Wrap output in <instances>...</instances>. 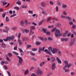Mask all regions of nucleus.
I'll return each mask as SVG.
<instances>
[{
  "mask_svg": "<svg viewBox=\"0 0 76 76\" xmlns=\"http://www.w3.org/2000/svg\"><path fill=\"white\" fill-rule=\"evenodd\" d=\"M21 35V34H20V33H19L18 35V42L19 43V45H22V41L20 40Z\"/></svg>",
  "mask_w": 76,
  "mask_h": 76,
  "instance_id": "obj_1",
  "label": "nucleus"
},
{
  "mask_svg": "<svg viewBox=\"0 0 76 76\" xmlns=\"http://www.w3.org/2000/svg\"><path fill=\"white\" fill-rule=\"evenodd\" d=\"M55 35L56 37H58L60 35V31L59 30L57 29L55 32Z\"/></svg>",
  "mask_w": 76,
  "mask_h": 76,
  "instance_id": "obj_2",
  "label": "nucleus"
},
{
  "mask_svg": "<svg viewBox=\"0 0 76 76\" xmlns=\"http://www.w3.org/2000/svg\"><path fill=\"white\" fill-rule=\"evenodd\" d=\"M17 57L19 59V64H18V65H19V64H21V63H22V57H20L18 56H17Z\"/></svg>",
  "mask_w": 76,
  "mask_h": 76,
  "instance_id": "obj_3",
  "label": "nucleus"
},
{
  "mask_svg": "<svg viewBox=\"0 0 76 76\" xmlns=\"http://www.w3.org/2000/svg\"><path fill=\"white\" fill-rule=\"evenodd\" d=\"M64 64L66 65V66H67V67H70V66L72 65V64H68V62L66 61H64Z\"/></svg>",
  "mask_w": 76,
  "mask_h": 76,
  "instance_id": "obj_4",
  "label": "nucleus"
},
{
  "mask_svg": "<svg viewBox=\"0 0 76 76\" xmlns=\"http://www.w3.org/2000/svg\"><path fill=\"white\" fill-rule=\"evenodd\" d=\"M42 74V72H41V71L40 70V69H39V70H37V74L38 76H40V75H41Z\"/></svg>",
  "mask_w": 76,
  "mask_h": 76,
  "instance_id": "obj_5",
  "label": "nucleus"
},
{
  "mask_svg": "<svg viewBox=\"0 0 76 76\" xmlns=\"http://www.w3.org/2000/svg\"><path fill=\"white\" fill-rule=\"evenodd\" d=\"M14 36H12V37H8V40H9V41H10V40H13L14 38Z\"/></svg>",
  "mask_w": 76,
  "mask_h": 76,
  "instance_id": "obj_6",
  "label": "nucleus"
},
{
  "mask_svg": "<svg viewBox=\"0 0 76 76\" xmlns=\"http://www.w3.org/2000/svg\"><path fill=\"white\" fill-rule=\"evenodd\" d=\"M57 52V49H54L52 51V53L53 54H55Z\"/></svg>",
  "mask_w": 76,
  "mask_h": 76,
  "instance_id": "obj_7",
  "label": "nucleus"
},
{
  "mask_svg": "<svg viewBox=\"0 0 76 76\" xmlns=\"http://www.w3.org/2000/svg\"><path fill=\"white\" fill-rule=\"evenodd\" d=\"M56 59L58 63L59 64H61V60H60V59L58 58L57 57Z\"/></svg>",
  "mask_w": 76,
  "mask_h": 76,
  "instance_id": "obj_8",
  "label": "nucleus"
},
{
  "mask_svg": "<svg viewBox=\"0 0 76 76\" xmlns=\"http://www.w3.org/2000/svg\"><path fill=\"white\" fill-rule=\"evenodd\" d=\"M67 67L66 66H65L63 68V70H65L66 72H69V69H67Z\"/></svg>",
  "mask_w": 76,
  "mask_h": 76,
  "instance_id": "obj_9",
  "label": "nucleus"
},
{
  "mask_svg": "<svg viewBox=\"0 0 76 76\" xmlns=\"http://www.w3.org/2000/svg\"><path fill=\"white\" fill-rule=\"evenodd\" d=\"M56 68V64L54 63L53 64L52 66V70H54Z\"/></svg>",
  "mask_w": 76,
  "mask_h": 76,
  "instance_id": "obj_10",
  "label": "nucleus"
},
{
  "mask_svg": "<svg viewBox=\"0 0 76 76\" xmlns=\"http://www.w3.org/2000/svg\"><path fill=\"white\" fill-rule=\"evenodd\" d=\"M30 28L31 29L30 30L31 32H32V29H35V27L34 26H31L30 27Z\"/></svg>",
  "mask_w": 76,
  "mask_h": 76,
  "instance_id": "obj_11",
  "label": "nucleus"
},
{
  "mask_svg": "<svg viewBox=\"0 0 76 76\" xmlns=\"http://www.w3.org/2000/svg\"><path fill=\"white\" fill-rule=\"evenodd\" d=\"M67 40H68V39L65 38H62L61 39V41H67Z\"/></svg>",
  "mask_w": 76,
  "mask_h": 76,
  "instance_id": "obj_12",
  "label": "nucleus"
},
{
  "mask_svg": "<svg viewBox=\"0 0 76 76\" xmlns=\"http://www.w3.org/2000/svg\"><path fill=\"white\" fill-rule=\"evenodd\" d=\"M1 46L2 48H5L6 47V44L4 43H3L1 44Z\"/></svg>",
  "mask_w": 76,
  "mask_h": 76,
  "instance_id": "obj_13",
  "label": "nucleus"
},
{
  "mask_svg": "<svg viewBox=\"0 0 76 76\" xmlns=\"http://www.w3.org/2000/svg\"><path fill=\"white\" fill-rule=\"evenodd\" d=\"M67 33H68V31H66L63 34V36L64 37H66V35H67Z\"/></svg>",
  "mask_w": 76,
  "mask_h": 76,
  "instance_id": "obj_14",
  "label": "nucleus"
},
{
  "mask_svg": "<svg viewBox=\"0 0 76 76\" xmlns=\"http://www.w3.org/2000/svg\"><path fill=\"white\" fill-rule=\"evenodd\" d=\"M28 39H28V38H26V37H25V38H24L23 39V41H27V40H28Z\"/></svg>",
  "mask_w": 76,
  "mask_h": 76,
  "instance_id": "obj_15",
  "label": "nucleus"
},
{
  "mask_svg": "<svg viewBox=\"0 0 76 76\" xmlns=\"http://www.w3.org/2000/svg\"><path fill=\"white\" fill-rule=\"evenodd\" d=\"M23 32H26V33L27 32H29V31L26 29H25L24 30H23Z\"/></svg>",
  "mask_w": 76,
  "mask_h": 76,
  "instance_id": "obj_16",
  "label": "nucleus"
},
{
  "mask_svg": "<svg viewBox=\"0 0 76 76\" xmlns=\"http://www.w3.org/2000/svg\"><path fill=\"white\" fill-rule=\"evenodd\" d=\"M44 21V20L41 21L39 23V25H41V24H42V23H43Z\"/></svg>",
  "mask_w": 76,
  "mask_h": 76,
  "instance_id": "obj_17",
  "label": "nucleus"
},
{
  "mask_svg": "<svg viewBox=\"0 0 76 76\" xmlns=\"http://www.w3.org/2000/svg\"><path fill=\"white\" fill-rule=\"evenodd\" d=\"M51 60L52 61H55V58L54 57H52L51 58Z\"/></svg>",
  "mask_w": 76,
  "mask_h": 76,
  "instance_id": "obj_18",
  "label": "nucleus"
},
{
  "mask_svg": "<svg viewBox=\"0 0 76 76\" xmlns=\"http://www.w3.org/2000/svg\"><path fill=\"white\" fill-rule=\"evenodd\" d=\"M66 7H67V5H66L63 4L62 5V8L63 9H64L65 8H66Z\"/></svg>",
  "mask_w": 76,
  "mask_h": 76,
  "instance_id": "obj_19",
  "label": "nucleus"
},
{
  "mask_svg": "<svg viewBox=\"0 0 76 76\" xmlns=\"http://www.w3.org/2000/svg\"><path fill=\"white\" fill-rule=\"evenodd\" d=\"M41 5L43 6H45L46 4H45V3L43 2L41 3Z\"/></svg>",
  "mask_w": 76,
  "mask_h": 76,
  "instance_id": "obj_20",
  "label": "nucleus"
},
{
  "mask_svg": "<svg viewBox=\"0 0 76 76\" xmlns=\"http://www.w3.org/2000/svg\"><path fill=\"white\" fill-rule=\"evenodd\" d=\"M42 31L44 32V33H46L47 31V29L45 28H43L42 29Z\"/></svg>",
  "mask_w": 76,
  "mask_h": 76,
  "instance_id": "obj_21",
  "label": "nucleus"
},
{
  "mask_svg": "<svg viewBox=\"0 0 76 76\" xmlns=\"http://www.w3.org/2000/svg\"><path fill=\"white\" fill-rule=\"evenodd\" d=\"M39 53H41V51H42V48H39Z\"/></svg>",
  "mask_w": 76,
  "mask_h": 76,
  "instance_id": "obj_22",
  "label": "nucleus"
},
{
  "mask_svg": "<svg viewBox=\"0 0 76 76\" xmlns=\"http://www.w3.org/2000/svg\"><path fill=\"white\" fill-rule=\"evenodd\" d=\"M8 55L10 57H11L12 56V54L10 53H8Z\"/></svg>",
  "mask_w": 76,
  "mask_h": 76,
  "instance_id": "obj_23",
  "label": "nucleus"
},
{
  "mask_svg": "<svg viewBox=\"0 0 76 76\" xmlns=\"http://www.w3.org/2000/svg\"><path fill=\"white\" fill-rule=\"evenodd\" d=\"M16 14H13L11 15V16H10V17L12 18V17H14V16H16Z\"/></svg>",
  "mask_w": 76,
  "mask_h": 76,
  "instance_id": "obj_24",
  "label": "nucleus"
},
{
  "mask_svg": "<svg viewBox=\"0 0 76 76\" xmlns=\"http://www.w3.org/2000/svg\"><path fill=\"white\" fill-rule=\"evenodd\" d=\"M6 22H8V21H9V18L7 17V16L6 17Z\"/></svg>",
  "mask_w": 76,
  "mask_h": 76,
  "instance_id": "obj_25",
  "label": "nucleus"
},
{
  "mask_svg": "<svg viewBox=\"0 0 76 76\" xmlns=\"http://www.w3.org/2000/svg\"><path fill=\"white\" fill-rule=\"evenodd\" d=\"M5 61H2L1 62V64L2 65H3L4 64V63H5Z\"/></svg>",
  "mask_w": 76,
  "mask_h": 76,
  "instance_id": "obj_26",
  "label": "nucleus"
},
{
  "mask_svg": "<svg viewBox=\"0 0 76 76\" xmlns=\"http://www.w3.org/2000/svg\"><path fill=\"white\" fill-rule=\"evenodd\" d=\"M74 41H73V40H72L71 42V43H70V45H73V44H74Z\"/></svg>",
  "mask_w": 76,
  "mask_h": 76,
  "instance_id": "obj_27",
  "label": "nucleus"
},
{
  "mask_svg": "<svg viewBox=\"0 0 76 76\" xmlns=\"http://www.w3.org/2000/svg\"><path fill=\"white\" fill-rule=\"evenodd\" d=\"M39 39H41L42 41H43L44 40V38L42 37H39Z\"/></svg>",
  "mask_w": 76,
  "mask_h": 76,
  "instance_id": "obj_28",
  "label": "nucleus"
},
{
  "mask_svg": "<svg viewBox=\"0 0 76 76\" xmlns=\"http://www.w3.org/2000/svg\"><path fill=\"white\" fill-rule=\"evenodd\" d=\"M30 53L31 55L32 56H35V53H34L32 52L31 51L30 52Z\"/></svg>",
  "mask_w": 76,
  "mask_h": 76,
  "instance_id": "obj_29",
  "label": "nucleus"
},
{
  "mask_svg": "<svg viewBox=\"0 0 76 76\" xmlns=\"http://www.w3.org/2000/svg\"><path fill=\"white\" fill-rule=\"evenodd\" d=\"M54 27V26L52 25V26H48V28H53Z\"/></svg>",
  "mask_w": 76,
  "mask_h": 76,
  "instance_id": "obj_30",
  "label": "nucleus"
},
{
  "mask_svg": "<svg viewBox=\"0 0 76 76\" xmlns=\"http://www.w3.org/2000/svg\"><path fill=\"white\" fill-rule=\"evenodd\" d=\"M36 44H37V45H40V44H41V42H36Z\"/></svg>",
  "mask_w": 76,
  "mask_h": 76,
  "instance_id": "obj_31",
  "label": "nucleus"
},
{
  "mask_svg": "<svg viewBox=\"0 0 76 76\" xmlns=\"http://www.w3.org/2000/svg\"><path fill=\"white\" fill-rule=\"evenodd\" d=\"M31 45H27V49L29 48H31Z\"/></svg>",
  "mask_w": 76,
  "mask_h": 76,
  "instance_id": "obj_32",
  "label": "nucleus"
},
{
  "mask_svg": "<svg viewBox=\"0 0 76 76\" xmlns=\"http://www.w3.org/2000/svg\"><path fill=\"white\" fill-rule=\"evenodd\" d=\"M7 60L8 61H10V58L8 57H7Z\"/></svg>",
  "mask_w": 76,
  "mask_h": 76,
  "instance_id": "obj_33",
  "label": "nucleus"
},
{
  "mask_svg": "<svg viewBox=\"0 0 76 76\" xmlns=\"http://www.w3.org/2000/svg\"><path fill=\"white\" fill-rule=\"evenodd\" d=\"M48 39L49 41H52L53 40V39L51 37H49L48 38Z\"/></svg>",
  "mask_w": 76,
  "mask_h": 76,
  "instance_id": "obj_34",
  "label": "nucleus"
},
{
  "mask_svg": "<svg viewBox=\"0 0 76 76\" xmlns=\"http://www.w3.org/2000/svg\"><path fill=\"white\" fill-rule=\"evenodd\" d=\"M4 41H8V38L7 37L6 39H3Z\"/></svg>",
  "mask_w": 76,
  "mask_h": 76,
  "instance_id": "obj_35",
  "label": "nucleus"
},
{
  "mask_svg": "<svg viewBox=\"0 0 76 76\" xmlns=\"http://www.w3.org/2000/svg\"><path fill=\"white\" fill-rule=\"evenodd\" d=\"M72 28L73 29H75L76 28V26L74 24H72Z\"/></svg>",
  "mask_w": 76,
  "mask_h": 76,
  "instance_id": "obj_36",
  "label": "nucleus"
},
{
  "mask_svg": "<svg viewBox=\"0 0 76 76\" xmlns=\"http://www.w3.org/2000/svg\"><path fill=\"white\" fill-rule=\"evenodd\" d=\"M29 72V71L28 70H27L25 72V75H26L28 73V72Z\"/></svg>",
  "mask_w": 76,
  "mask_h": 76,
  "instance_id": "obj_37",
  "label": "nucleus"
},
{
  "mask_svg": "<svg viewBox=\"0 0 76 76\" xmlns=\"http://www.w3.org/2000/svg\"><path fill=\"white\" fill-rule=\"evenodd\" d=\"M5 28L7 31H9V27L7 26H5Z\"/></svg>",
  "mask_w": 76,
  "mask_h": 76,
  "instance_id": "obj_38",
  "label": "nucleus"
},
{
  "mask_svg": "<svg viewBox=\"0 0 76 76\" xmlns=\"http://www.w3.org/2000/svg\"><path fill=\"white\" fill-rule=\"evenodd\" d=\"M51 17L49 18L48 19L47 22H49L50 21V20H51Z\"/></svg>",
  "mask_w": 76,
  "mask_h": 76,
  "instance_id": "obj_39",
  "label": "nucleus"
},
{
  "mask_svg": "<svg viewBox=\"0 0 76 76\" xmlns=\"http://www.w3.org/2000/svg\"><path fill=\"white\" fill-rule=\"evenodd\" d=\"M23 23H24V22H23V21H21L20 23V25H23Z\"/></svg>",
  "mask_w": 76,
  "mask_h": 76,
  "instance_id": "obj_40",
  "label": "nucleus"
},
{
  "mask_svg": "<svg viewBox=\"0 0 76 76\" xmlns=\"http://www.w3.org/2000/svg\"><path fill=\"white\" fill-rule=\"evenodd\" d=\"M58 4V6H60V5H61V3L59 1L57 2Z\"/></svg>",
  "mask_w": 76,
  "mask_h": 76,
  "instance_id": "obj_41",
  "label": "nucleus"
},
{
  "mask_svg": "<svg viewBox=\"0 0 76 76\" xmlns=\"http://www.w3.org/2000/svg\"><path fill=\"white\" fill-rule=\"evenodd\" d=\"M8 31L6 30H4L3 31V32H6V33H7L8 32Z\"/></svg>",
  "mask_w": 76,
  "mask_h": 76,
  "instance_id": "obj_42",
  "label": "nucleus"
},
{
  "mask_svg": "<svg viewBox=\"0 0 76 76\" xmlns=\"http://www.w3.org/2000/svg\"><path fill=\"white\" fill-rule=\"evenodd\" d=\"M42 13L44 15H47V14L46 13V12L45 11H43L42 12Z\"/></svg>",
  "mask_w": 76,
  "mask_h": 76,
  "instance_id": "obj_43",
  "label": "nucleus"
},
{
  "mask_svg": "<svg viewBox=\"0 0 76 76\" xmlns=\"http://www.w3.org/2000/svg\"><path fill=\"white\" fill-rule=\"evenodd\" d=\"M4 68L5 69V70H7L8 68H7V67L6 66H4Z\"/></svg>",
  "mask_w": 76,
  "mask_h": 76,
  "instance_id": "obj_44",
  "label": "nucleus"
},
{
  "mask_svg": "<svg viewBox=\"0 0 76 76\" xmlns=\"http://www.w3.org/2000/svg\"><path fill=\"white\" fill-rule=\"evenodd\" d=\"M47 54H49L50 55H51V52H50V50H49L48 51V52H47Z\"/></svg>",
  "mask_w": 76,
  "mask_h": 76,
  "instance_id": "obj_45",
  "label": "nucleus"
},
{
  "mask_svg": "<svg viewBox=\"0 0 76 76\" xmlns=\"http://www.w3.org/2000/svg\"><path fill=\"white\" fill-rule=\"evenodd\" d=\"M13 53L15 55H18V54H19L18 53H16V52H13Z\"/></svg>",
  "mask_w": 76,
  "mask_h": 76,
  "instance_id": "obj_46",
  "label": "nucleus"
},
{
  "mask_svg": "<svg viewBox=\"0 0 76 76\" xmlns=\"http://www.w3.org/2000/svg\"><path fill=\"white\" fill-rule=\"evenodd\" d=\"M28 12L29 13H30V14H32V13H33V12H32V11H29Z\"/></svg>",
  "mask_w": 76,
  "mask_h": 76,
  "instance_id": "obj_47",
  "label": "nucleus"
},
{
  "mask_svg": "<svg viewBox=\"0 0 76 76\" xmlns=\"http://www.w3.org/2000/svg\"><path fill=\"white\" fill-rule=\"evenodd\" d=\"M46 35H50V33L48 31L47 32L46 34Z\"/></svg>",
  "mask_w": 76,
  "mask_h": 76,
  "instance_id": "obj_48",
  "label": "nucleus"
},
{
  "mask_svg": "<svg viewBox=\"0 0 76 76\" xmlns=\"http://www.w3.org/2000/svg\"><path fill=\"white\" fill-rule=\"evenodd\" d=\"M5 16H6V14L5 13L3 14L2 15V17L3 18H4V17H5Z\"/></svg>",
  "mask_w": 76,
  "mask_h": 76,
  "instance_id": "obj_49",
  "label": "nucleus"
},
{
  "mask_svg": "<svg viewBox=\"0 0 76 76\" xmlns=\"http://www.w3.org/2000/svg\"><path fill=\"white\" fill-rule=\"evenodd\" d=\"M50 4H51L52 5H53V4H54V3L52 1H50Z\"/></svg>",
  "mask_w": 76,
  "mask_h": 76,
  "instance_id": "obj_50",
  "label": "nucleus"
},
{
  "mask_svg": "<svg viewBox=\"0 0 76 76\" xmlns=\"http://www.w3.org/2000/svg\"><path fill=\"white\" fill-rule=\"evenodd\" d=\"M17 4H18V5H20L21 4V3L19 2H16Z\"/></svg>",
  "mask_w": 76,
  "mask_h": 76,
  "instance_id": "obj_51",
  "label": "nucleus"
},
{
  "mask_svg": "<svg viewBox=\"0 0 76 76\" xmlns=\"http://www.w3.org/2000/svg\"><path fill=\"white\" fill-rule=\"evenodd\" d=\"M71 35V34L70 33H69L67 35V37H70Z\"/></svg>",
  "mask_w": 76,
  "mask_h": 76,
  "instance_id": "obj_52",
  "label": "nucleus"
},
{
  "mask_svg": "<svg viewBox=\"0 0 76 76\" xmlns=\"http://www.w3.org/2000/svg\"><path fill=\"white\" fill-rule=\"evenodd\" d=\"M14 9H17V10H19V8L18 7H15Z\"/></svg>",
  "mask_w": 76,
  "mask_h": 76,
  "instance_id": "obj_53",
  "label": "nucleus"
},
{
  "mask_svg": "<svg viewBox=\"0 0 76 76\" xmlns=\"http://www.w3.org/2000/svg\"><path fill=\"white\" fill-rule=\"evenodd\" d=\"M23 8H27V6L25 5H23L22 6Z\"/></svg>",
  "mask_w": 76,
  "mask_h": 76,
  "instance_id": "obj_54",
  "label": "nucleus"
},
{
  "mask_svg": "<svg viewBox=\"0 0 76 76\" xmlns=\"http://www.w3.org/2000/svg\"><path fill=\"white\" fill-rule=\"evenodd\" d=\"M19 50L20 51L21 53H23V50H22L21 49H19Z\"/></svg>",
  "mask_w": 76,
  "mask_h": 76,
  "instance_id": "obj_55",
  "label": "nucleus"
},
{
  "mask_svg": "<svg viewBox=\"0 0 76 76\" xmlns=\"http://www.w3.org/2000/svg\"><path fill=\"white\" fill-rule=\"evenodd\" d=\"M44 49H45V47H43L42 49V51H44Z\"/></svg>",
  "mask_w": 76,
  "mask_h": 76,
  "instance_id": "obj_56",
  "label": "nucleus"
},
{
  "mask_svg": "<svg viewBox=\"0 0 76 76\" xmlns=\"http://www.w3.org/2000/svg\"><path fill=\"white\" fill-rule=\"evenodd\" d=\"M59 54L60 55V56H61V52L60 51H59L58 52Z\"/></svg>",
  "mask_w": 76,
  "mask_h": 76,
  "instance_id": "obj_57",
  "label": "nucleus"
},
{
  "mask_svg": "<svg viewBox=\"0 0 76 76\" xmlns=\"http://www.w3.org/2000/svg\"><path fill=\"white\" fill-rule=\"evenodd\" d=\"M56 12H58V7H56Z\"/></svg>",
  "mask_w": 76,
  "mask_h": 76,
  "instance_id": "obj_58",
  "label": "nucleus"
},
{
  "mask_svg": "<svg viewBox=\"0 0 76 76\" xmlns=\"http://www.w3.org/2000/svg\"><path fill=\"white\" fill-rule=\"evenodd\" d=\"M36 50H37V49H35V48H33L32 49V51H36Z\"/></svg>",
  "mask_w": 76,
  "mask_h": 76,
  "instance_id": "obj_59",
  "label": "nucleus"
},
{
  "mask_svg": "<svg viewBox=\"0 0 76 76\" xmlns=\"http://www.w3.org/2000/svg\"><path fill=\"white\" fill-rule=\"evenodd\" d=\"M17 46H15V47L14 48V50H16L17 49Z\"/></svg>",
  "mask_w": 76,
  "mask_h": 76,
  "instance_id": "obj_60",
  "label": "nucleus"
},
{
  "mask_svg": "<svg viewBox=\"0 0 76 76\" xmlns=\"http://www.w3.org/2000/svg\"><path fill=\"white\" fill-rule=\"evenodd\" d=\"M9 13H10V14L12 15V13H13V12L12 11H10L9 12Z\"/></svg>",
  "mask_w": 76,
  "mask_h": 76,
  "instance_id": "obj_61",
  "label": "nucleus"
},
{
  "mask_svg": "<svg viewBox=\"0 0 76 76\" xmlns=\"http://www.w3.org/2000/svg\"><path fill=\"white\" fill-rule=\"evenodd\" d=\"M56 28H54L53 29H52V32H54V31H55V30H56Z\"/></svg>",
  "mask_w": 76,
  "mask_h": 76,
  "instance_id": "obj_62",
  "label": "nucleus"
},
{
  "mask_svg": "<svg viewBox=\"0 0 76 76\" xmlns=\"http://www.w3.org/2000/svg\"><path fill=\"white\" fill-rule=\"evenodd\" d=\"M71 75H75V73L73 72H72L71 73Z\"/></svg>",
  "mask_w": 76,
  "mask_h": 76,
  "instance_id": "obj_63",
  "label": "nucleus"
},
{
  "mask_svg": "<svg viewBox=\"0 0 76 76\" xmlns=\"http://www.w3.org/2000/svg\"><path fill=\"white\" fill-rule=\"evenodd\" d=\"M31 76H37V75L34 74H31Z\"/></svg>",
  "mask_w": 76,
  "mask_h": 76,
  "instance_id": "obj_64",
  "label": "nucleus"
}]
</instances>
